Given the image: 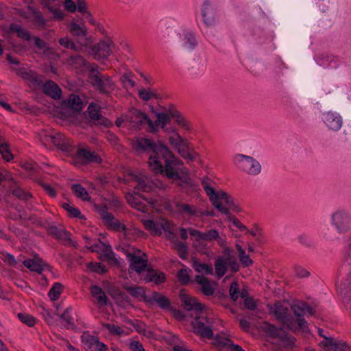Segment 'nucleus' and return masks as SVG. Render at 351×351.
<instances>
[{
    "instance_id": "obj_1",
    "label": "nucleus",
    "mask_w": 351,
    "mask_h": 351,
    "mask_svg": "<svg viewBox=\"0 0 351 351\" xmlns=\"http://www.w3.org/2000/svg\"><path fill=\"white\" fill-rule=\"evenodd\" d=\"M134 147L138 153L149 154V167L155 173H160L175 181L182 180L184 164L167 146L156 143L150 138L141 137L136 140Z\"/></svg>"
},
{
    "instance_id": "obj_2",
    "label": "nucleus",
    "mask_w": 351,
    "mask_h": 351,
    "mask_svg": "<svg viewBox=\"0 0 351 351\" xmlns=\"http://www.w3.org/2000/svg\"><path fill=\"white\" fill-rule=\"evenodd\" d=\"M271 312L276 319L293 332H307L308 324L306 317L315 316L316 310L306 302L294 303L289 310L280 303H276Z\"/></svg>"
},
{
    "instance_id": "obj_3",
    "label": "nucleus",
    "mask_w": 351,
    "mask_h": 351,
    "mask_svg": "<svg viewBox=\"0 0 351 351\" xmlns=\"http://www.w3.org/2000/svg\"><path fill=\"white\" fill-rule=\"evenodd\" d=\"M51 143L62 152L71 156L76 163L87 165L100 164L101 157L88 146L75 148L73 141L62 133H56L50 136Z\"/></svg>"
},
{
    "instance_id": "obj_4",
    "label": "nucleus",
    "mask_w": 351,
    "mask_h": 351,
    "mask_svg": "<svg viewBox=\"0 0 351 351\" xmlns=\"http://www.w3.org/2000/svg\"><path fill=\"white\" fill-rule=\"evenodd\" d=\"M343 264L350 267L346 277L337 285V291L346 311L351 316V233L343 237Z\"/></svg>"
},
{
    "instance_id": "obj_5",
    "label": "nucleus",
    "mask_w": 351,
    "mask_h": 351,
    "mask_svg": "<svg viewBox=\"0 0 351 351\" xmlns=\"http://www.w3.org/2000/svg\"><path fill=\"white\" fill-rule=\"evenodd\" d=\"M156 119L149 124V131L156 132L159 128H164L171 119H173L177 124L186 131L191 130V123L173 106L165 112H156Z\"/></svg>"
},
{
    "instance_id": "obj_6",
    "label": "nucleus",
    "mask_w": 351,
    "mask_h": 351,
    "mask_svg": "<svg viewBox=\"0 0 351 351\" xmlns=\"http://www.w3.org/2000/svg\"><path fill=\"white\" fill-rule=\"evenodd\" d=\"M223 248V255L219 256L215 261V275L218 278H221L228 270L236 273L240 269V264L233 250L226 245Z\"/></svg>"
},
{
    "instance_id": "obj_7",
    "label": "nucleus",
    "mask_w": 351,
    "mask_h": 351,
    "mask_svg": "<svg viewBox=\"0 0 351 351\" xmlns=\"http://www.w3.org/2000/svg\"><path fill=\"white\" fill-rule=\"evenodd\" d=\"M202 186L207 195L210 197L213 206L221 213L228 215L229 210L234 207L232 199L223 192H217L209 184L208 179L204 178L202 180Z\"/></svg>"
},
{
    "instance_id": "obj_8",
    "label": "nucleus",
    "mask_w": 351,
    "mask_h": 351,
    "mask_svg": "<svg viewBox=\"0 0 351 351\" xmlns=\"http://www.w3.org/2000/svg\"><path fill=\"white\" fill-rule=\"evenodd\" d=\"M101 219L104 223L110 229L122 232L125 238L132 239L133 235L138 237L144 234V232L138 229H132L128 228L121 223L118 219H115L113 215L106 210H101Z\"/></svg>"
},
{
    "instance_id": "obj_9",
    "label": "nucleus",
    "mask_w": 351,
    "mask_h": 351,
    "mask_svg": "<svg viewBox=\"0 0 351 351\" xmlns=\"http://www.w3.org/2000/svg\"><path fill=\"white\" fill-rule=\"evenodd\" d=\"M330 223L337 234H346L351 231V213L345 209H337L330 215Z\"/></svg>"
},
{
    "instance_id": "obj_10",
    "label": "nucleus",
    "mask_w": 351,
    "mask_h": 351,
    "mask_svg": "<svg viewBox=\"0 0 351 351\" xmlns=\"http://www.w3.org/2000/svg\"><path fill=\"white\" fill-rule=\"evenodd\" d=\"M97 68L96 65L91 66L89 75L90 82L100 93L108 94L114 89V83L109 76L100 74Z\"/></svg>"
},
{
    "instance_id": "obj_11",
    "label": "nucleus",
    "mask_w": 351,
    "mask_h": 351,
    "mask_svg": "<svg viewBox=\"0 0 351 351\" xmlns=\"http://www.w3.org/2000/svg\"><path fill=\"white\" fill-rule=\"evenodd\" d=\"M233 162L237 168L249 175L256 176L261 171L260 162L252 156L237 154L234 156Z\"/></svg>"
},
{
    "instance_id": "obj_12",
    "label": "nucleus",
    "mask_w": 351,
    "mask_h": 351,
    "mask_svg": "<svg viewBox=\"0 0 351 351\" xmlns=\"http://www.w3.org/2000/svg\"><path fill=\"white\" fill-rule=\"evenodd\" d=\"M120 247L130 262L129 270L141 273L145 269L147 265V261L136 254V252H141L140 250L130 246H123Z\"/></svg>"
},
{
    "instance_id": "obj_13",
    "label": "nucleus",
    "mask_w": 351,
    "mask_h": 351,
    "mask_svg": "<svg viewBox=\"0 0 351 351\" xmlns=\"http://www.w3.org/2000/svg\"><path fill=\"white\" fill-rule=\"evenodd\" d=\"M262 328L268 337L278 339L284 346L290 347L294 344L295 339L282 328L265 323Z\"/></svg>"
},
{
    "instance_id": "obj_14",
    "label": "nucleus",
    "mask_w": 351,
    "mask_h": 351,
    "mask_svg": "<svg viewBox=\"0 0 351 351\" xmlns=\"http://www.w3.org/2000/svg\"><path fill=\"white\" fill-rule=\"evenodd\" d=\"M177 35L178 43L184 50L191 52L196 48L197 39L196 34L192 29L181 27L178 29Z\"/></svg>"
},
{
    "instance_id": "obj_15",
    "label": "nucleus",
    "mask_w": 351,
    "mask_h": 351,
    "mask_svg": "<svg viewBox=\"0 0 351 351\" xmlns=\"http://www.w3.org/2000/svg\"><path fill=\"white\" fill-rule=\"evenodd\" d=\"M126 120L136 128L147 125L148 130L149 124H152L151 119L145 113L135 108L130 110V114L126 116Z\"/></svg>"
},
{
    "instance_id": "obj_16",
    "label": "nucleus",
    "mask_w": 351,
    "mask_h": 351,
    "mask_svg": "<svg viewBox=\"0 0 351 351\" xmlns=\"http://www.w3.org/2000/svg\"><path fill=\"white\" fill-rule=\"evenodd\" d=\"M321 119L329 130L335 132L339 130L343 124V119L337 112H324L321 114Z\"/></svg>"
},
{
    "instance_id": "obj_17",
    "label": "nucleus",
    "mask_w": 351,
    "mask_h": 351,
    "mask_svg": "<svg viewBox=\"0 0 351 351\" xmlns=\"http://www.w3.org/2000/svg\"><path fill=\"white\" fill-rule=\"evenodd\" d=\"M201 14L206 26H213L216 23V10L209 0H204L201 8Z\"/></svg>"
},
{
    "instance_id": "obj_18",
    "label": "nucleus",
    "mask_w": 351,
    "mask_h": 351,
    "mask_svg": "<svg viewBox=\"0 0 351 351\" xmlns=\"http://www.w3.org/2000/svg\"><path fill=\"white\" fill-rule=\"evenodd\" d=\"M319 346L326 351H351V348L345 342L333 338H325Z\"/></svg>"
},
{
    "instance_id": "obj_19",
    "label": "nucleus",
    "mask_w": 351,
    "mask_h": 351,
    "mask_svg": "<svg viewBox=\"0 0 351 351\" xmlns=\"http://www.w3.org/2000/svg\"><path fill=\"white\" fill-rule=\"evenodd\" d=\"M132 180L136 183L134 186L136 193H149L153 190V184L147 176L142 175H132Z\"/></svg>"
},
{
    "instance_id": "obj_20",
    "label": "nucleus",
    "mask_w": 351,
    "mask_h": 351,
    "mask_svg": "<svg viewBox=\"0 0 351 351\" xmlns=\"http://www.w3.org/2000/svg\"><path fill=\"white\" fill-rule=\"evenodd\" d=\"M16 74L33 86H40L42 83L39 75L31 69L21 67L17 69Z\"/></svg>"
},
{
    "instance_id": "obj_21",
    "label": "nucleus",
    "mask_w": 351,
    "mask_h": 351,
    "mask_svg": "<svg viewBox=\"0 0 351 351\" xmlns=\"http://www.w3.org/2000/svg\"><path fill=\"white\" fill-rule=\"evenodd\" d=\"M194 332L202 338L211 339L213 337V332L209 325L205 324L202 320L196 319L192 323Z\"/></svg>"
},
{
    "instance_id": "obj_22",
    "label": "nucleus",
    "mask_w": 351,
    "mask_h": 351,
    "mask_svg": "<svg viewBox=\"0 0 351 351\" xmlns=\"http://www.w3.org/2000/svg\"><path fill=\"white\" fill-rule=\"evenodd\" d=\"M180 299L182 306L186 311H195L200 312L202 310V306L195 298L191 297L188 294L181 292Z\"/></svg>"
},
{
    "instance_id": "obj_23",
    "label": "nucleus",
    "mask_w": 351,
    "mask_h": 351,
    "mask_svg": "<svg viewBox=\"0 0 351 351\" xmlns=\"http://www.w3.org/2000/svg\"><path fill=\"white\" fill-rule=\"evenodd\" d=\"M87 112L91 121L97 122L101 125H107L108 120L101 114V107L98 104L93 102L90 103L88 106Z\"/></svg>"
},
{
    "instance_id": "obj_24",
    "label": "nucleus",
    "mask_w": 351,
    "mask_h": 351,
    "mask_svg": "<svg viewBox=\"0 0 351 351\" xmlns=\"http://www.w3.org/2000/svg\"><path fill=\"white\" fill-rule=\"evenodd\" d=\"M112 44V41L109 39L101 40L93 48L95 55L99 59L108 58L111 53Z\"/></svg>"
},
{
    "instance_id": "obj_25",
    "label": "nucleus",
    "mask_w": 351,
    "mask_h": 351,
    "mask_svg": "<svg viewBox=\"0 0 351 351\" xmlns=\"http://www.w3.org/2000/svg\"><path fill=\"white\" fill-rule=\"evenodd\" d=\"M145 301L156 303L160 308L164 310H169L171 308L170 300L158 291H154L151 295L145 298Z\"/></svg>"
},
{
    "instance_id": "obj_26",
    "label": "nucleus",
    "mask_w": 351,
    "mask_h": 351,
    "mask_svg": "<svg viewBox=\"0 0 351 351\" xmlns=\"http://www.w3.org/2000/svg\"><path fill=\"white\" fill-rule=\"evenodd\" d=\"M216 343L219 346L220 351H245L241 346L234 344L228 338L217 337L216 338Z\"/></svg>"
},
{
    "instance_id": "obj_27",
    "label": "nucleus",
    "mask_w": 351,
    "mask_h": 351,
    "mask_svg": "<svg viewBox=\"0 0 351 351\" xmlns=\"http://www.w3.org/2000/svg\"><path fill=\"white\" fill-rule=\"evenodd\" d=\"M43 92L53 99H59L62 95L60 88L51 80H47L43 87Z\"/></svg>"
},
{
    "instance_id": "obj_28",
    "label": "nucleus",
    "mask_w": 351,
    "mask_h": 351,
    "mask_svg": "<svg viewBox=\"0 0 351 351\" xmlns=\"http://www.w3.org/2000/svg\"><path fill=\"white\" fill-rule=\"evenodd\" d=\"M145 280L146 282H153L158 285L165 282L166 276L162 271L151 268L147 270Z\"/></svg>"
},
{
    "instance_id": "obj_29",
    "label": "nucleus",
    "mask_w": 351,
    "mask_h": 351,
    "mask_svg": "<svg viewBox=\"0 0 351 351\" xmlns=\"http://www.w3.org/2000/svg\"><path fill=\"white\" fill-rule=\"evenodd\" d=\"M204 241H216L221 247H223L226 244V237L225 235H220L215 229H210L204 233Z\"/></svg>"
},
{
    "instance_id": "obj_30",
    "label": "nucleus",
    "mask_w": 351,
    "mask_h": 351,
    "mask_svg": "<svg viewBox=\"0 0 351 351\" xmlns=\"http://www.w3.org/2000/svg\"><path fill=\"white\" fill-rule=\"evenodd\" d=\"M195 281L201 286L200 289L204 295L210 296L213 295L214 288L207 278L197 275L195 277Z\"/></svg>"
},
{
    "instance_id": "obj_31",
    "label": "nucleus",
    "mask_w": 351,
    "mask_h": 351,
    "mask_svg": "<svg viewBox=\"0 0 351 351\" xmlns=\"http://www.w3.org/2000/svg\"><path fill=\"white\" fill-rule=\"evenodd\" d=\"M179 154L184 158L186 159L189 162H193L196 160L199 154L191 149L189 146V142L187 141L179 149H178Z\"/></svg>"
},
{
    "instance_id": "obj_32",
    "label": "nucleus",
    "mask_w": 351,
    "mask_h": 351,
    "mask_svg": "<svg viewBox=\"0 0 351 351\" xmlns=\"http://www.w3.org/2000/svg\"><path fill=\"white\" fill-rule=\"evenodd\" d=\"M90 293L93 297L97 300V304L99 306H103L107 304L108 298L106 295L104 291L99 286H91Z\"/></svg>"
},
{
    "instance_id": "obj_33",
    "label": "nucleus",
    "mask_w": 351,
    "mask_h": 351,
    "mask_svg": "<svg viewBox=\"0 0 351 351\" xmlns=\"http://www.w3.org/2000/svg\"><path fill=\"white\" fill-rule=\"evenodd\" d=\"M23 265L29 270L35 271L38 274H41L43 271V261L38 257L25 259L23 261Z\"/></svg>"
},
{
    "instance_id": "obj_34",
    "label": "nucleus",
    "mask_w": 351,
    "mask_h": 351,
    "mask_svg": "<svg viewBox=\"0 0 351 351\" xmlns=\"http://www.w3.org/2000/svg\"><path fill=\"white\" fill-rule=\"evenodd\" d=\"M176 207L179 212L184 216L191 217L199 215V212L197 208L189 204L178 202L176 204Z\"/></svg>"
},
{
    "instance_id": "obj_35",
    "label": "nucleus",
    "mask_w": 351,
    "mask_h": 351,
    "mask_svg": "<svg viewBox=\"0 0 351 351\" xmlns=\"http://www.w3.org/2000/svg\"><path fill=\"white\" fill-rule=\"evenodd\" d=\"M134 74L132 72L123 73L120 77V82L123 88L126 89L127 90L132 89L136 85V82L134 80Z\"/></svg>"
},
{
    "instance_id": "obj_36",
    "label": "nucleus",
    "mask_w": 351,
    "mask_h": 351,
    "mask_svg": "<svg viewBox=\"0 0 351 351\" xmlns=\"http://www.w3.org/2000/svg\"><path fill=\"white\" fill-rule=\"evenodd\" d=\"M70 31L73 36L80 38H85L86 36V29L84 23L78 24L75 22H72L70 25Z\"/></svg>"
},
{
    "instance_id": "obj_37",
    "label": "nucleus",
    "mask_w": 351,
    "mask_h": 351,
    "mask_svg": "<svg viewBox=\"0 0 351 351\" xmlns=\"http://www.w3.org/2000/svg\"><path fill=\"white\" fill-rule=\"evenodd\" d=\"M60 317L64 322V326L67 329L75 328L74 318L71 315V308H67L64 311L59 315Z\"/></svg>"
},
{
    "instance_id": "obj_38",
    "label": "nucleus",
    "mask_w": 351,
    "mask_h": 351,
    "mask_svg": "<svg viewBox=\"0 0 351 351\" xmlns=\"http://www.w3.org/2000/svg\"><path fill=\"white\" fill-rule=\"evenodd\" d=\"M72 192L78 198L83 201H89L90 199L87 191L80 184H73L71 186Z\"/></svg>"
},
{
    "instance_id": "obj_39",
    "label": "nucleus",
    "mask_w": 351,
    "mask_h": 351,
    "mask_svg": "<svg viewBox=\"0 0 351 351\" xmlns=\"http://www.w3.org/2000/svg\"><path fill=\"white\" fill-rule=\"evenodd\" d=\"M68 106L75 111H80L83 108V102L82 99L77 95L71 94L67 100Z\"/></svg>"
},
{
    "instance_id": "obj_40",
    "label": "nucleus",
    "mask_w": 351,
    "mask_h": 351,
    "mask_svg": "<svg viewBox=\"0 0 351 351\" xmlns=\"http://www.w3.org/2000/svg\"><path fill=\"white\" fill-rule=\"evenodd\" d=\"M138 95L139 98L144 101H148L151 100L152 98H155V99L159 98V96L158 95L156 91L154 89H151L149 88H140L138 90Z\"/></svg>"
},
{
    "instance_id": "obj_41",
    "label": "nucleus",
    "mask_w": 351,
    "mask_h": 351,
    "mask_svg": "<svg viewBox=\"0 0 351 351\" xmlns=\"http://www.w3.org/2000/svg\"><path fill=\"white\" fill-rule=\"evenodd\" d=\"M144 226L146 230H149L152 235H161V228H160V221H154L151 219L144 221Z\"/></svg>"
},
{
    "instance_id": "obj_42",
    "label": "nucleus",
    "mask_w": 351,
    "mask_h": 351,
    "mask_svg": "<svg viewBox=\"0 0 351 351\" xmlns=\"http://www.w3.org/2000/svg\"><path fill=\"white\" fill-rule=\"evenodd\" d=\"M174 247L180 258L186 260L188 258L189 252L186 244L178 240L174 241Z\"/></svg>"
},
{
    "instance_id": "obj_43",
    "label": "nucleus",
    "mask_w": 351,
    "mask_h": 351,
    "mask_svg": "<svg viewBox=\"0 0 351 351\" xmlns=\"http://www.w3.org/2000/svg\"><path fill=\"white\" fill-rule=\"evenodd\" d=\"M71 236V234L65 229H64L60 233V236L58 237L56 240L60 241L64 245L76 247L77 242L72 241Z\"/></svg>"
},
{
    "instance_id": "obj_44",
    "label": "nucleus",
    "mask_w": 351,
    "mask_h": 351,
    "mask_svg": "<svg viewBox=\"0 0 351 351\" xmlns=\"http://www.w3.org/2000/svg\"><path fill=\"white\" fill-rule=\"evenodd\" d=\"M104 327L112 335L121 337L128 334L123 328L118 325L106 323L104 325Z\"/></svg>"
},
{
    "instance_id": "obj_45",
    "label": "nucleus",
    "mask_w": 351,
    "mask_h": 351,
    "mask_svg": "<svg viewBox=\"0 0 351 351\" xmlns=\"http://www.w3.org/2000/svg\"><path fill=\"white\" fill-rule=\"evenodd\" d=\"M10 29L11 32L16 33L19 38H21L25 40H30V34L29 32L22 28L20 25L15 23H12L10 25Z\"/></svg>"
},
{
    "instance_id": "obj_46",
    "label": "nucleus",
    "mask_w": 351,
    "mask_h": 351,
    "mask_svg": "<svg viewBox=\"0 0 351 351\" xmlns=\"http://www.w3.org/2000/svg\"><path fill=\"white\" fill-rule=\"evenodd\" d=\"M317 62L324 68L335 69L337 67V64L334 61V57L331 56L323 55L322 58L317 60Z\"/></svg>"
},
{
    "instance_id": "obj_47",
    "label": "nucleus",
    "mask_w": 351,
    "mask_h": 351,
    "mask_svg": "<svg viewBox=\"0 0 351 351\" xmlns=\"http://www.w3.org/2000/svg\"><path fill=\"white\" fill-rule=\"evenodd\" d=\"M90 348L94 351H108V347L103 342L100 341L97 337H91L88 339Z\"/></svg>"
},
{
    "instance_id": "obj_48",
    "label": "nucleus",
    "mask_w": 351,
    "mask_h": 351,
    "mask_svg": "<svg viewBox=\"0 0 351 351\" xmlns=\"http://www.w3.org/2000/svg\"><path fill=\"white\" fill-rule=\"evenodd\" d=\"M160 228L161 232L163 230L165 233V236L167 239H171L173 237L174 232L172 224L166 219H162L160 221Z\"/></svg>"
},
{
    "instance_id": "obj_49",
    "label": "nucleus",
    "mask_w": 351,
    "mask_h": 351,
    "mask_svg": "<svg viewBox=\"0 0 351 351\" xmlns=\"http://www.w3.org/2000/svg\"><path fill=\"white\" fill-rule=\"evenodd\" d=\"M0 154L6 162H10L14 158L9 145L5 142L0 144Z\"/></svg>"
},
{
    "instance_id": "obj_50",
    "label": "nucleus",
    "mask_w": 351,
    "mask_h": 351,
    "mask_svg": "<svg viewBox=\"0 0 351 351\" xmlns=\"http://www.w3.org/2000/svg\"><path fill=\"white\" fill-rule=\"evenodd\" d=\"M169 141L170 144L174 146V147L177 149L187 142L186 139L183 138L177 132H173L171 136H169Z\"/></svg>"
},
{
    "instance_id": "obj_51",
    "label": "nucleus",
    "mask_w": 351,
    "mask_h": 351,
    "mask_svg": "<svg viewBox=\"0 0 351 351\" xmlns=\"http://www.w3.org/2000/svg\"><path fill=\"white\" fill-rule=\"evenodd\" d=\"M193 267L195 270L198 273L212 274L213 272V268L212 265L206 263H202L197 261H195L193 264Z\"/></svg>"
},
{
    "instance_id": "obj_52",
    "label": "nucleus",
    "mask_w": 351,
    "mask_h": 351,
    "mask_svg": "<svg viewBox=\"0 0 351 351\" xmlns=\"http://www.w3.org/2000/svg\"><path fill=\"white\" fill-rule=\"evenodd\" d=\"M226 215L228 221L231 223V224L229 225L230 228H232V227L233 226L237 228L241 232L247 230V227L245 225H243L237 218L231 215L230 213H228V215Z\"/></svg>"
},
{
    "instance_id": "obj_53",
    "label": "nucleus",
    "mask_w": 351,
    "mask_h": 351,
    "mask_svg": "<svg viewBox=\"0 0 351 351\" xmlns=\"http://www.w3.org/2000/svg\"><path fill=\"white\" fill-rule=\"evenodd\" d=\"M12 193L13 195L23 201H27L32 197V193L27 192L20 187H16L12 189Z\"/></svg>"
},
{
    "instance_id": "obj_54",
    "label": "nucleus",
    "mask_w": 351,
    "mask_h": 351,
    "mask_svg": "<svg viewBox=\"0 0 351 351\" xmlns=\"http://www.w3.org/2000/svg\"><path fill=\"white\" fill-rule=\"evenodd\" d=\"M62 285L60 282H55L49 291V296L52 300H56L59 298L62 292Z\"/></svg>"
},
{
    "instance_id": "obj_55",
    "label": "nucleus",
    "mask_w": 351,
    "mask_h": 351,
    "mask_svg": "<svg viewBox=\"0 0 351 351\" xmlns=\"http://www.w3.org/2000/svg\"><path fill=\"white\" fill-rule=\"evenodd\" d=\"M126 290L133 297H143L145 300L148 297L145 295V289L141 287L130 286L126 288Z\"/></svg>"
},
{
    "instance_id": "obj_56",
    "label": "nucleus",
    "mask_w": 351,
    "mask_h": 351,
    "mask_svg": "<svg viewBox=\"0 0 351 351\" xmlns=\"http://www.w3.org/2000/svg\"><path fill=\"white\" fill-rule=\"evenodd\" d=\"M17 317L21 322H23V324H26L29 327L34 326L36 323L35 317H34L32 315L29 314L20 313H18Z\"/></svg>"
},
{
    "instance_id": "obj_57",
    "label": "nucleus",
    "mask_w": 351,
    "mask_h": 351,
    "mask_svg": "<svg viewBox=\"0 0 351 351\" xmlns=\"http://www.w3.org/2000/svg\"><path fill=\"white\" fill-rule=\"evenodd\" d=\"M68 62L75 68L82 66L85 64V60L80 54L70 56Z\"/></svg>"
},
{
    "instance_id": "obj_58",
    "label": "nucleus",
    "mask_w": 351,
    "mask_h": 351,
    "mask_svg": "<svg viewBox=\"0 0 351 351\" xmlns=\"http://www.w3.org/2000/svg\"><path fill=\"white\" fill-rule=\"evenodd\" d=\"M59 43L61 46L64 47L66 49H72L75 51H78L81 46L77 45L75 43H73L71 39L68 38H62L59 40Z\"/></svg>"
},
{
    "instance_id": "obj_59",
    "label": "nucleus",
    "mask_w": 351,
    "mask_h": 351,
    "mask_svg": "<svg viewBox=\"0 0 351 351\" xmlns=\"http://www.w3.org/2000/svg\"><path fill=\"white\" fill-rule=\"evenodd\" d=\"M240 289L237 282H232L230 286L229 294L231 300L237 301L239 298Z\"/></svg>"
},
{
    "instance_id": "obj_60",
    "label": "nucleus",
    "mask_w": 351,
    "mask_h": 351,
    "mask_svg": "<svg viewBox=\"0 0 351 351\" xmlns=\"http://www.w3.org/2000/svg\"><path fill=\"white\" fill-rule=\"evenodd\" d=\"M178 278L182 285H186L190 282V276L186 267L181 269L178 273Z\"/></svg>"
},
{
    "instance_id": "obj_61",
    "label": "nucleus",
    "mask_w": 351,
    "mask_h": 351,
    "mask_svg": "<svg viewBox=\"0 0 351 351\" xmlns=\"http://www.w3.org/2000/svg\"><path fill=\"white\" fill-rule=\"evenodd\" d=\"M63 208L68 212V213L71 216L77 218L82 217L81 212L78 208H75L66 203L64 204Z\"/></svg>"
},
{
    "instance_id": "obj_62",
    "label": "nucleus",
    "mask_w": 351,
    "mask_h": 351,
    "mask_svg": "<svg viewBox=\"0 0 351 351\" xmlns=\"http://www.w3.org/2000/svg\"><path fill=\"white\" fill-rule=\"evenodd\" d=\"M88 268L96 272L101 274L106 271V267L101 263L91 262L88 264Z\"/></svg>"
},
{
    "instance_id": "obj_63",
    "label": "nucleus",
    "mask_w": 351,
    "mask_h": 351,
    "mask_svg": "<svg viewBox=\"0 0 351 351\" xmlns=\"http://www.w3.org/2000/svg\"><path fill=\"white\" fill-rule=\"evenodd\" d=\"M204 71L205 66L203 64L201 66H198L197 67L192 66L191 68L190 69L191 74L194 77H198L202 76L204 73Z\"/></svg>"
},
{
    "instance_id": "obj_64",
    "label": "nucleus",
    "mask_w": 351,
    "mask_h": 351,
    "mask_svg": "<svg viewBox=\"0 0 351 351\" xmlns=\"http://www.w3.org/2000/svg\"><path fill=\"white\" fill-rule=\"evenodd\" d=\"M130 351H145L143 344L139 341L132 340L128 344Z\"/></svg>"
}]
</instances>
